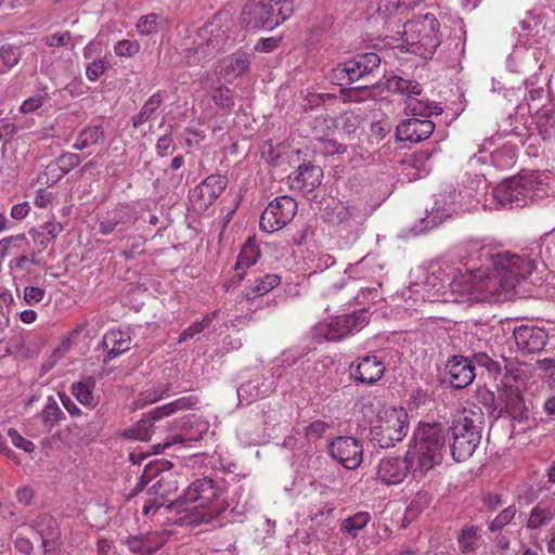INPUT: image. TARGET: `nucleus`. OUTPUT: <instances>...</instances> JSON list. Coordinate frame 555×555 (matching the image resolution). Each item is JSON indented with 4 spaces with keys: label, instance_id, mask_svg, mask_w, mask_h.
I'll use <instances>...</instances> for the list:
<instances>
[{
    "label": "nucleus",
    "instance_id": "09e8293b",
    "mask_svg": "<svg viewBox=\"0 0 555 555\" xmlns=\"http://www.w3.org/2000/svg\"><path fill=\"white\" fill-rule=\"evenodd\" d=\"M516 513L517 508L514 504L505 507L493 520L489 522V530L492 532L500 531L514 519Z\"/></svg>",
    "mask_w": 555,
    "mask_h": 555
},
{
    "label": "nucleus",
    "instance_id": "c85d7f7f",
    "mask_svg": "<svg viewBox=\"0 0 555 555\" xmlns=\"http://www.w3.org/2000/svg\"><path fill=\"white\" fill-rule=\"evenodd\" d=\"M249 56L246 53L237 52L224 59L220 66V76L228 81L246 74L249 70Z\"/></svg>",
    "mask_w": 555,
    "mask_h": 555
},
{
    "label": "nucleus",
    "instance_id": "13d9d810",
    "mask_svg": "<svg viewBox=\"0 0 555 555\" xmlns=\"http://www.w3.org/2000/svg\"><path fill=\"white\" fill-rule=\"evenodd\" d=\"M106 70V61L96 59L86 67V76L90 81H96Z\"/></svg>",
    "mask_w": 555,
    "mask_h": 555
},
{
    "label": "nucleus",
    "instance_id": "a211bd4d",
    "mask_svg": "<svg viewBox=\"0 0 555 555\" xmlns=\"http://www.w3.org/2000/svg\"><path fill=\"white\" fill-rule=\"evenodd\" d=\"M185 425L186 427L182 433L172 436L171 440L166 441L163 447L154 446L157 449L155 453H159L160 448L165 449L177 443L191 447L192 443L199 441L209 429V422L196 415L188 416Z\"/></svg>",
    "mask_w": 555,
    "mask_h": 555
},
{
    "label": "nucleus",
    "instance_id": "7ed1b4c3",
    "mask_svg": "<svg viewBox=\"0 0 555 555\" xmlns=\"http://www.w3.org/2000/svg\"><path fill=\"white\" fill-rule=\"evenodd\" d=\"M223 487L211 478H201L192 481L183 493L170 501L167 508L184 513L181 521L186 526L210 524L223 527L227 524L222 514L229 504L222 499Z\"/></svg>",
    "mask_w": 555,
    "mask_h": 555
},
{
    "label": "nucleus",
    "instance_id": "20e7f679",
    "mask_svg": "<svg viewBox=\"0 0 555 555\" xmlns=\"http://www.w3.org/2000/svg\"><path fill=\"white\" fill-rule=\"evenodd\" d=\"M546 172L529 171L508 178L485 194L487 209L524 207L530 202L547 196L553 190Z\"/></svg>",
    "mask_w": 555,
    "mask_h": 555
},
{
    "label": "nucleus",
    "instance_id": "052dcab7",
    "mask_svg": "<svg viewBox=\"0 0 555 555\" xmlns=\"http://www.w3.org/2000/svg\"><path fill=\"white\" fill-rule=\"evenodd\" d=\"M400 8H403L402 0H378L376 2V12L383 17H387Z\"/></svg>",
    "mask_w": 555,
    "mask_h": 555
},
{
    "label": "nucleus",
    "instance_id": "6e6d98bb",
    "mask_svg": "<svg viewBox=\"0 0 555 555\" xmlns=\"http://www.w3.org/2000/svg\"><path fill=\"white\" fill-rule=\"evenodd\" d=\"M26 241L25 234L11 235L0 240V258H4L12 249H20L21 244Z\"/></svg>",
    "mask_w": 555,
    "mask_h": 555
},
{
    "label": "nucleus",
    "instance_id": "1a4fd4ad",
    "mask_svg": "<svg viewBox=\"0 0 555 555\" xmlns=\"http://www.w3.org/2000/svg\"><path fill=\"white\" fill-rule=\"evenodd\" d=\"M386 88L390 92L408 96L405 109L411 117L428 119L433 114L439 115L442 113V107L436 103L417 99V96L422 94L423 89L421 85L414 80L391 76L386 81Z\"/></svg>",
    "mask_w": 555,
    "mask_h": 555
},
{
    "label": "nucleus",
    "instance_id": "72a5a7b5",
    "mask_svg": "<svg viewBox=\"0 0 555 555\" xmlns=\"http://www.w3.org/2000/svg\"><path fill=\"white\" fill-rule=\"evenodd\" d=\"M404 169L408 170V176H411L413 179H421L427 176L431 169L430 154L427 151L415 153L405 163Z\"/></svg>",
    "mask_w": 555,
    "mask_h": 555
},
{
    "label": "nucleus",
    "instance_id": "f3484780",
    "mask_svg": "<svg viewBox=\"0 0 555 555\" xmlns=\"http://www.w3.org/2000/svg\"><path fill=\"white\" fill-rule=\"evenodd\" d=\"M513 336L517 350L522 354L542 351L548 337L543 328L529 325L515 327Z\"/></svg>",
    "mask_w": 555,
    "mask_h": 555
},
{
    "label": "nucleus",
    "instance_id": "f8f14e48",
    "mask_svg": "<svg viewBox=\"0 0 555 555\" xmlns=\"http://www.w3.org/2000/svg\"><path fill=\"white\" fill-rule=\"evenodd\" d=\"M297 203L291 196H279L269 203L260 217V229L273 233L283 229L295 217Z\"/></svg>",
    "mask_w": 555,
    "mask_h": 555
},
{
    "label": "nucleus",
    "instance_id": "603ef678",
    "mask_svg": "<svg viewBox=\"0 0 555 555\" xmlns=\"http://www.w3.org/2000/svg\"><path fill=\"white\" fill-rule=\"evenodd\" d=\"M158 18L155 13L141 16L137 23V30L142 36H151L158 31Z\"/></svg>",
    "mask_w": 555,
    "mask_h": 555
},
{
    "label": "nucleus",
    "instance_id": "6ab92c4d",
    "mask_svg": "<svg viewBox=\"0 0 555 555\" xmlns=\"http://www.w3.org/2000/svg\"><path fill=\"white\" fill-rule=\"evenodd\" d=\"M460 195L461 194L455 190L439 193L436 196L435 204L430 212L423 220L426 222V227H437L450 218L453 214L457 212V210L461 208L456 201Z\"/></svg>",
    "mask_w": 555,
    "mask_h": 555
},
{
    "label": "nucleus",
    "instance_id": "69168bd1",
    "mask_svg": "<svg viewBox=\"0 0 555 555\" xmlns=\"http://www.w3.org/2000/svg\"><path fill=\"white\" fill-rule=\"evenodd\" d=\"M156 153L158 156L164 157L169 154L173 149V139L170 132L162 135L156 142Z\"/></svg>",
    "mask_w": 555,
    "mask_h": 555
},
{
    "label": "nucleus",
    "instance_id": "680f3d73",
    "mask_svg": "<svg viewBox=\"0 0 555 555\" xmlns=\"http://www.w3.org/2000/svg\"><path fill=\"white\" fill-rule=\"evenodd\" d=\"M328 429V425L323 421H314L305 427V435L309 439H319L321 438L326 430Z\"/></svg>",
    "mask_w": 555,
    "mask_h": 555
},
{
    "label": "nucleus",
    "instance_id": "4d7b16f0",
    "mask_svg": "<svg viewBox=\"0 0 555 555\" xmlns=\"http://www.w3.org/2000/svg\"><path fill=\"white\" fill-rule=\"evenodd\" d=\"M63 231V225L61 222L55 220H50L44 222L40 227V231L38 232V237L42 236L40 243L43 244V240L51 241L54 240L61 232Z\"/></svg>",
    "mask_w": 555,
    "mask_h": 555
},
{
    "label": "nucleus",
    "instance_id": "aec40b11",
    "mask_svg": "<svg viewBox=\"0 0 555 555\" xmlns=\"http://www.w3.org/2000/svg\"><path fill=\"white\" fill-rule=\"evenodd\" d=\"M178 489V482L172 474L159 477L149 489L150 499L143 505V514L157 512L166 503V498Z\"/></svg>",
    "mask_w": 555,
    "mask_h": 555
},
{
    "label": "nucleus",
    "instance_id": "423d86ee",
    "mask_svg": "<svg viewBox=\"0 0 555 555\" xmlns=\"http://www.w3.org/2000/svg\"><path fill=\"white\" fill-rule=\"evenodd\" d=\"M292 12V0H249L240 20L248 30H272L288 18Z\"/></svg>",
    "mask_w": 555,
    "mask_h": 555
},
{
    "label": "nucleus",
    "instance_id": "cd10ccee",
    "mask_svg": "<svg viewBox=\"0 0 555 555\" xmlns=\"http://www.w3.org/2000/svg\"><path fill=\"white\" fill-rule=\"evenodd\" d=\"M538 54L537 50L517 48L509 54L507 66L512 72L517 73H525L535 66L541 69L542 65L538 64Z\"/></svg>",
    "mask_w": 555,
    "mask_h": 555
},
{
    "label": "nucleus",
    "instance_id": "4be33fe9",
    "mask_svg": "<svg viewBox=\"0 0 555 555\" xmlns=\"http://www.w3.org/2000/svg\"><path fill=\"white\" fill-rule=\"evenodd\" d=\"M322 178L323 171L321 167L302 165L289 176V184L292 189L309 193L321 184Z\"/></svg>",
    "mask_w": 555,
    "mask_h": 555
},
{
    "label": "nucleus",
    "instance_id": "58836bf2",
    "mask_svg": "<svg viewBox=\"0 0 555 555\" xmlns=\"http://www.w3.org/2000/svg\"><path fill=\"white\" fill-rule=\"evenodd\" d=\"M281 282V279L276 274H266L257 280H255L254 285L250 289L246 291L244 296L247 299L256 298L259 296H263L274 287H276Z\"/></svg>",
    "mask_w": 555,
    "mask_h": 555
},
{
    "label": "nucleus",
    "instance_id": "393cba45",
    "mask_svg": "<svg viewBox=\"0 0 555 555\" xmlns=\"http://www.w3.org/2000/svg\"><path fill=\"white\" fill-rule=\"evenodd\" d=\"M41 540L44 552H51L61 535L60 527L50 515H40L31 525Z\"/></svg>",
    "mask_w": 555,
    "mask_h": 555
},
{
    "label": "nucleus",
    "instance_id": "a18cd8bd",
    "mask_svg": "<svg viewBox=\"0 0 555 555\" xmlns=\"http://www.w3.org/2000/svg\"><path fill=\"white\" fill-rule=\"evenodd\" d=\"M218 41L208 40L205 44H198L188 51L186 61L190 65H195L197 62L205 60L214 54Z\"/></svg>",
    "mask_w": 555,
    "mask_h": 555
},
{
    "label": "nucleus",
    "instance_id": "9b49d317",
    "mask_svg": "<svg viewBox=\"0 0 555 555\" xmlns=\"http://www.w3.org/2000/svg\"><path fill=\"white\" fill-rule=\"evenodd\" d=\"M380 65V57L374 53H363L338 64L333 69V78L338 85H351L365 76L372 74Z\"/></svg>",
    "mask_w": 555,
    "mask_h": 555
},
{
    "label": "nucleus",
    "instance_id": "412c9836",
    "mask_svg": "<svg viewBox=\"0 0 555 555\" xmlns=\"http://www.w3.org/2000/svg\"><path fill=\"white\" fill-rule=\"evenodd\" d=\"M434 130L435 124L431 120L410 117L398 125L396 137L400 141L417 143L426 140Z\"/></svg>",
    "mask_w": 555,
    "mask_h": 555
},
{
    "label": "nucleus",
    "instance_id": "774afa93",
    "mask_svg": "<svg viewBox=\"0 0 555 555\" xmlns=\"http://www.w3.org/2000/svg\"><path fill=\"white\" fill-rule=\"evenodd\" d=\"M54 198L53 193L49 192L47 189H40L36 192L34 204L39 208H47L52 204Z\"/></svg>",
    "mask_w": 555,
    "mask_h": 555
},
{
    "label": "nucleus",
    "instance_id": "4c0bfd02",
    "mask_svg": "<svg viewBox=\"0 0 555 555\" xmlns=\"http://www.w3.org/2000/svg\"><path fill=\"white\" fill-rule=\"evenodd\" d=\"M163 103L159 92L152 94L141 107L140 112L132 117V126L139 128L151 119Z\"/></svg>",
    "mask_w": 555,
    "mask_h": 555
},
{
    "label": "nucleus",
    "instance_id": "0e129e2a",
    "mask_svg": "<svg viewBox=\"0 0 555 555\" xmlns=\"http://www.w3.org/2000/svg\"><path fill=\"white\" fill-rule=\"evenodd\" d=\"M46 295V291L41 287L26 286L24 288V300L27 305L33 306L40 302Z\"/></svg>",
    "mask_w": 555,
    "mask_h": 555
},
{
    "label": "nucleus",
    "instance_id": "8fccbe9b",
    "mask_svg": "<svg viewBox=\"0 0 555 555\" xmlns=\"http://www.w3.org/2000/svg\"><path fill=\"white\" fill-rule=\"evenodd\" d=\"M21 59L20 49L11 44H4L0 48V64L4 67V73L14 67Z\"/></svg>",
    "mask_w": 555,
    "mask_h": 555
},
{
    "label": "nucleus",
    "instance_id": "a19ab883",
    "mask_svg": "<svg viewBox=\"0 0 555 555\" xmlns=\"http://www.w3.org/2000/svg\"><path fill=\"white\" fill-rule=\"evenodd\" d=\"M212 101L216 106L222 111H230L234 106V96L232 91L228 87H217L211 91L210 96L207 99H203L201 104L204 105L205 102Z\"/></svg>",
    "mask_w": 555,
    "mask_h": 555
},
{
    "label": "nucleus",
    "instance_id": "a878e982",
    "mask_svg": "<svg viewBox=\"0 0 555 555\" xmlns=\"http://www.w3.org/2000/svg\"><path fill=\"white\" fill-rule=\"evenodd\" d=\"M555 517V493L542 499L530 512L527 528L538 530L550 524Z\"/></svg>",
    "mask_w": 555,
    "mask_h": 555
},
{
    "label": "nucleus",
    "instance_id": "864d4df0",
    "mask_svg": "<svg viewBox=\"0 0 555 555\" xmlns=\"http://www.w3.org/2000/svg\"><path fill=\"white\" fill-rule=\"evenodd\" d=\"M166 389L162 387L147 389L140 393L139 398L134 402L135 409H141L146 404H152L164 397Z\"/></svg>",
    "mask_w": 555,
    "mask_h": 555
},
{
    "label": "nucleus",
    "instance_id": "bf43d9fd",
    "mask_svg": "<svg viewBox=\"0 0 555 555\" xmlns=\"http://www.w3.org/2000/svg\"><path fill=\"white\" fill-rule=\"evenodd\" d=\"M8 434L12 440V443L16 448H18L27 453H31L35 450V444L30 440L21 436L17 430L10 428Z\"/></svg>",
    "mask_w": 555,
    "mask_h": 555
},
{
    "label": "nucleus",
    "instance_id": "79ce46f5",
    "mask_svg": "<svg viewBox=\"0 0 555 555\" xmlns=\"http://www.w3.org/2000/svg\"><path fill=\"white\" fill-rule=\"evenodd\" d=\"M491 162L499 169L511 168L516 162V150L513 145H503L491 153Z\"/></svg>",
    "mask_w": 555,
    "mask_h": 555
},
{
    "label": "nucleus",
    "instance_id": "bb28decb",
    "mask_svg": "<svg viewBox=\"0 0 555 555\" xmlns=\"http://www.w3.org/2000/svg\"><path fill=\"white\" fill-rule=\"evenodd\" d=\"M102 344L107 352L105 361H111L130 349L131 338L126 331L112 330L104 335Z\"/></svg>",
    "mask_w": 555,
    "mask_h": 555
},
{
    "label": "nucleus",
    "instance_id": "dca6fc26",
    "mask_svg": "<svg viewBox=\"0 0 555 555\" xmlns=\"http://www.w3.org/2000/svg\"><path fill=\"white\" fill-rule=\"evenodd\" d=\"M385 364L375 354L360 357L352 361L349 367L350 377L358 384L373 385L385 373Z\"/></svg>",
    "mask_w": 555,
    "mask_h": 555
},
{
    "label": "nucleus",
    "instance_id": "49530a36",
    "mask_svg": "<svg viewBox=\"0 0 555 555\" xmlns=\"http://www.w3.org/2000/svg\"><path fill=\"white\" fill-rule=\"evenodd\" d=\"M63 415L57 402L49 397L46 406L42 411L41 417L46 426L49 428L53 427Z\"/></svg>",
    "mask_w": 555,
    "mask_h": 555
},
{
    "label": "nucleus",
    "instance_id": "f257e3e1",
    "mask_svg": "<svg viewBox=\"0 0 555 555\" xmlns=\"http://www.w3.org/2000/svg\"><path fill=\"white\" fill-rule=\"evenodd\" d=\"M465 271L454 274L447 284L439 274L427 275L423 283H413L392 297L397 307L413 309L420 302L452 300L472 305L505 300L516 283L528 278L534 262L527 255L495 250L480 240L465 244Z\"/></svg>",
    "mask_w": 555,
    "mask_h": 555
},
{
    "label": "nucleus",
    "instance_id": "37998d69",
    "mask_svg": "<svg viewBox=\"0 0 555 555\" xmlns=\"http://www.w3.org/2000/svg\"><path fill=\"white\" fill-rule=\"evenodd\" d=\"M220 311L219 310H215L208 314H206L203 320L201 321H196L194 323H192L188 328H185L179 339H178V343H184L191 338H193L195 335L197 334H201L202 332H204L206 328L209 327V325L211 324V322L218 318Z\"/></svg>",
    "mask_w": 555,
    "mask_h": 555
},
{
    "label": "nucleus",
    "instance_id": "e2e57ef3",
    "mask_svg": "<svg viewBox=\"0 0 555 555\" xmlns=\"http://www.w3.org/2000/svg\"><path fill=\"white\" fill-rule=\"evenodd\" d=\"M538 77L534 75L530 79L525 80L526 90L529 93V101L534 102L537 100H541L544 95V89L542 86H537Z\"/></svg>",
    "mask_w": 555,
    "mask_h": 555
},
{
    "label": "nucleus",
    "instance_id": "473e14b6",
    "mask_svg": "<svg viewBox=\"0 0 555 555\" xmlns=\"http://www.w3.org/2000/svg\"><path fill=\"white\" fill-rule=\"evenodd\" d=\"M534 122L538 134L544 141L555 140V114L550 108L538 109Z\"/></svg>",
    "mask_w": 555,
    "mask_h": 555
},
{
    "label": "nucleus",
    "instance_id": "e433bc0d",
    "mask_svg": "<svg viewBox=\"0 0 555 555\" xmlns=\"http://www.w3.org/2000/svg\"><path fill=\"white\" fill-rule=\"evenodd\" d=\"M194 404H195V402L192 398L183 397V398H179L168 404L157 406L153 411L147 413L146 415L152 422H154V421H158L165 416H169L179 410L189 409V408L193 406Z\"/></svg>",
    "mask_w": 555,
    "mask_h": 555
},
{
    "label": "nucleus",
    "instance_id": "f03ea898",
    "mask_svg": "<svg viewBox=\"0 0 555 555\" xmlns=\"http://www.w3.org/2000/svg\"><path fill=\"white\" fill-rule=\"evenodd\" d=\"M413 438L414 444L409 448L403 459L380 460L377 476L384 483L398 485L408 474L420 480L441 462L446 439L444 428L440 424H420Z\"/></svg>",
    "mask_w": 555,
    "mask_h": 555
},
{
    "label": "nucleus",
    "instance_id": "f704fd0d",
    "mask_svg": "<svg viewBox=\"0 0 555 555\" xmlns=\"http://www.w3.org/2000/svg\"><path fill=\"white\" fill-rule=\"evenodd\" d=\"M95 387V379L89 377L83 382H77L72 385L73 396L85 406L94 408L98 404V400L93 393Z\"/></svg>",
    "mask_w": 555,
    "mask_h": 555
},
{
    "label": "nucleus",
    "instance_id": "338daca9",
    "mask_svg": "<svg viewBox=\"0 0 555 555\" xmlns=\"http://www.w3.org/2000/svg\"><path fill=\"white\" fill-rule=\"evenodd\" d=\"M120 222H122V218L119 214L115 212L113 216H108L100 222V233L104 235L112 233Z\"/></svg>",
    "mask_w": 555,
    "mask_h": 555
},
{
    "label": "nucleus",
    "instance_id": "6e6552de",
    "mask_svg": "<svg viewBox=\"0 0 555 555\" xmlns=\"http://www.w3.org/2000/svg\"><path fill=\"white\" fill-rule=\"evenodd\" d=\"M409 431V416L402 408H390L378 414L377 423L371 429L372 440L380 448L393 447L403 440Z\"/></svg>",
    "mask_w": 555,
    "mask_h": 555
},
{
    "label": "nucleus",
    "instance_id": "ddd939ff",
    "mask_svg": "<svg viewBox=\"0 0 555 555\" xmlns=\"http://www.w3.org/2000/svg\"><path fill=\"white\" fill-rule=\"evenodd\" d=\"M228 180L221 175L208 176L190 192V202L196 211H205L223 193Z\"/></svg>",
    "mask_w": 555,
    "mask_h": 555
},
{
    "label": "nucleus",
    "instance_id": "c03bdc74",
    "mask_svg": "<svg viewBox=\"0 0 555 555\" xmlns=\"http://www.w3.org/2000/svg\"><path fill=\"white\" fill-rule=\"evenodd\" d=\"M153 434V422L147 417H143L132 428L126 431V436L130 439L147 441Z\"/></svg>",
    "mask_w": 555,
    "mask_h": 555
},
{
    "label": "nucleus",
    "instance_id": "7c9ffc66",
    "mask_svg": "<svg viewBox=\"0 0 555 555\" xmlns=\"http://www.w3.org/2000/svg\"><path fill=\"white\" fill-rule=\"evenodd\" d=\"M125 543L132 553L141 555L153 554L163 546L156 533L131 537Z\"/></svg>",
    "mask_w": 555,
    "mask_h": 555
},
{
    "label": "nucleus",
    "instance_id": "9d476101",
    "mask_svg": "<svg viewBox=\"0 0 555 555\" xmlns=\"http://www.w3.org/2000/svg\"><path fill=\"white\" fill-rule=\"evenodd\" d=\"M367 323L369 311L366 309H360L350 314L339 315L328 321L320 322L314 326L313 335L320 340H341L348 335L360 332Z\"/></svg>",
    "mask_w": 555,
    "mask_h": 555
},
{
    "label": "nucleus",
    "instance_id": "de8ad7c7",
    "mask_svg": "<svg viewBox=\"0 0 555 555\" xmlns=\"http://www.w3.org/2000/svg\"><path fill=\"white\" fill-rule=\"evenodd\" d=\"M38 261L35 256H20L9 263L10 270L17 276L21 274V278H24L25 274L31 273V266L37 264Z\"/></svg>",
    "mask_w": 555,
    "mask_h": 555
},
{
    "label": "nucleus",
    "instance_id": "b1692460",
    "mask_svg": "<svg viewBox=\"0 0 555 555\" xmlns=\"http://www.w3.org/2000/svg\"><path fill=\"white\" fill-rule=\"evenodd\" d=\"M325 218L333 225L351 227L359 223L361 214L356 205L337 202L326 208Z\"/></svg>",
    "mask_w": 555,
    "mask_h": 555
},
{
    "label": "nucleus",
    "instance_id": "0eeeda50",
    "mask_svg": "<svg viewBox=\"0 0 555 555\" xmlns=\"http://www.w3.org/2000/svg\"><path fill=\"white\" fill-rule=\"evenodd\" d=\"M453 442L450 447L453 459L462 462L470 457L481 440V433L469 411L457 413L449 428Z\"/></svg>",
    "mask_w": 555,
    "mask_h": 555
},
{
    "label": "nucleus",
    "instance_id": "2eb2a0df",
    "mask_svg": "<svg viewBox=\"0 0 555 555\" xmlns=\"http://www.w3.org/2000/svg\"><path fill=\"white\" fill-rule=\"evenodd\" d=\"M275 388L273 374L270 372L255 373L237 388L240 404H250L268 397Z\"/></svg>",
    "mask_w": 555,
    "mask_h": 555
},
{
    "label": "nucleus",
    "instance_id": "c9c22d12",
    "mask_svg": "<svg viewBox=\"0 0 555 555\" xmlns=\"http://www.w3.org/2000/svg\"><path fill=\"white\" fill-rule=\"evenodd\" d=\"M370 520L371 515L367 512H358L341 521L340 531L354 539L358 537L359 532L367 526Z\"/></svg>",
    "mask_w": 555,
    "mask_h": 555
},
{
    "label": "nucleus",
    "instance_id": "39448f33",
    "mask_svg": "<svg viewBox=\"0 0 555 555\" xmlns=\"http://www.w3.org/2000/svg\"><path fill=\"white\" fill-rule=\"evenodd\" d=\"M439 26L433 13L404 23L402 38L406 50L424 59H430L441 43Z\"/></svg>",
    "mask_w": 555,
    "mask_h": 555
},
{
    "label": "nucleus",
    "instance_id": "4468645a",
    "mask_svg": "<svg viewBox=\"0 0 555 555\" xmlns=\"http://www.w3.org/2000/svg\"><path fill=\"white\" fill-rule=\"evenodd\" d=\"M330 455L347 469H356L362 463L363 449L353 437H336L327 444Z\"/></svg>",
    "mask_w": 555,
    "mask_h": 555
},
{
    "label": "nucleus",
    "instance_id": "5701e85b",
    "mask_svg": "<svg viewBox=\"0 0 555 555\" xmlns=\"http://www.w3.org/2000/svg\"><path fill=\"white\" fill-rule=\"evenodd\" d=\"M447 367L450 384L454 388L461 389L470 385L476 376L472 361L463 357H453Z\"/></svg>",
    "mask_w": 555,
    "mask_h": 555
},
{
    "label": "nucleus",
    "instance_id": "ea45409f",
    "mask_svg": "<svg viewBox=\"0 0 555 555\" xmlns=\"http://www.w3.org/2000/svg\"><path fill=\"white\" fill-rule=\"evenodd\" d=\"M103 139H104V130L101 126L86 127L79 132V134L74 143V147L76 150L82 151V150L88 149L91 145L99 143Z\"/></svg>",
    "mask_w": 555,
    "mask_h": 555
},
{
    "label": "nucleus",
    "instance_id": "5fc2aeb1",
    "mask_svg": "<svg viewBox=\"0 0 555 555\" xmlns=\"http://www.w3.org/2000/svg\"><path fill=\"white\" fill-rule=\"evenodd\" d=\"M49 96L47 92H40L26 99L20 106V112L23 114H29L40 108Z\"/></svg>",
    "mask_w": 555,
    "mask_h": 555
},
{
    "label": "nucleus",
    "instance_id": "3c124183",
    "mask_svg": "<svg viewBox=\"0 0 555 555\" xmlns=\"http://www.w3.org/2000/svg\"><path fill=\"white\" fill-rule=\"evenodd\" d=\"M141 46L135 39H122L115 43L114 52L119 57H132L139 53Z\"/></svg>",
    "mask_w": 555,
    "mask_h": 555
},
{
    "label": "nucleus",
    "instance_id": "c756f323",
    "mask_svg": "<svg viewBox=\"0 0 555 555\" xmlns=\"http://www.w3.org/2000/svg\"><path fill=\"white\" fill-rule=\"evenodd\" d=\"M481 528L476 525L464 526L457 534L459 548L463 554H473L481 545Z\"/></svg>",
    "mask_w": 555,
    "mask_h": 555
},
{
    "label": "nucleus",
    "instance_id": "2f4dec72",
    "mask_svg": "<svg viewBox=\"0 0 555 555\" xmlns=\"http://www.w3.org/2000/svg\"><path fill=\"white\" fill-rule=\"evenodd\" d=\"M260 256L258 246L249 238L241 249L234 267L238 281L243 280L245 269L255 264Z\"/></svg>",
    "mask_w": 555,
    "mask_h": 555
}]
</instances>
